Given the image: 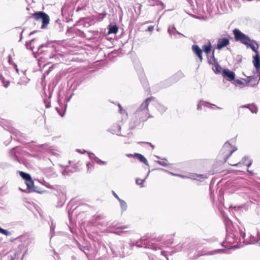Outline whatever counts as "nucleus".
Here are the masks:
<instances>
[{
  "mask_svg": "<svg viewBox=\"0 0 260 260\" xmlns=\"http://www.w3.org/2000/svg\"><path fill=\"white\" fill-rule=\"evenodd\" d=\"M154 100L153 97L147 98L140 106L136 112V114L141 118L144 120L148 114V106L150 102Z\"/></svg>",
  "mask_w": 260,
  "mask_h": 260,
  "instance_id": "f257e3e1",
  "label": "nucleus"
},
{
  "mask_svg": "<svg viewBox=\"0 0 260 260\" xmlns=\"http://www.w3.org/2000/svg\"><path fill=\"white\" fill-rule=\"evenodd\" d=\"M32 16L37 20H42L43 24L41 26L42 28H45L46 25L49 23L50 19L49 16L43 12L35 13L32 15Z\"/></svg>",
  "mask_w": 260,
  "mask_h": 260,
  "instance_id": "f03ea898",
  "label": "nucleus"
},
{
  "mask_svg": "<svg viewBox=\"0 0 260 260\" xmlns=\"http://www.w3.org/2000/svg\"><path fill=\"white\" fill-rule=\"evenodd\" d=\"M233 34L235 36V40L237 41H240L243 44L247 45L250 42V39L238 29H234Z\"/></svg>",
  "mask_w": 260,
  "mask_h": 260,
  "instance_id": "7ed1b4c3",
  "label": "nucleus"
},
{
  "mask_svg": "<svg viewBox=\"0 0 260 260\" xmlns=\"http://www.w3.org/2000/svg\"><path fill=\"white\" fill-rule=\"evenodd\" d=\"M236 150V148L234 147L233 149L232 148V146L229 142L228 141L225 142L221 150V152L223 154H225V157L224 158V161H226L228 158Z\"/></svg>",
  "mask_w": 260,
  "mask_h": 260,
  "instance_id": "20e7f679",
  "label": "nucleus"
},
{
  "mask_svg": "<svg viewBox=\"0 0 260 260\" xmlns=\"http://www.w3.org/2000/svg\"><path fill=\"white\" fill-rule=\"evenodd\" d=\"M229 44V40L227 38L219 39L218 40L217 48L221 49L224 47L226 46Z\"/></svg>",
  "mask_w": 260,
  "mask_h": 260,
  "instance_id": "39448f33",
  "label": "nucleus"
},
{
  "mask_svg": "<svg viewBox=\"0 0 260 260\" xmlns=\"http://www.w3.org/2000/svg\"><path fill=\"white\" fill-rule=\"evenodd\" d=\"M242 164L245 165L247 167H249L252 164V160L249 159L248 157L245 156L241 162L232 165L234 166H240Z\"/></svg>",
  "mask_w": 260,
  "mask_h": 260,
  "instance_id": "423d86ee",
  "label": "nucleus"
},
{
  "mask_svg": "<svg viewBox=\"0 0 260 260\" xmlns=\"http://www.w3.org/2000/svg\"><path fill=\"white\" fill-rule=\"evenodd\" d=\"M192 50L193 52L199 57L200 60L202 61L203 59L202 58V50L200 48V47L196 45H192Z\"/></svg>",
  "mask_w": 260,
  "mask_h": 260,
  "instance_id": "0eeeda50",
  "label": "nucleus"
},
{
  "mask_svg": "<svg viewBox=\"0 0 260 260\" xmlns=\"http://www.w3.org/2000/svg\"><path fill=\"white\" fill-rule=\"evenodd\" d=\"M246 45L247 47H249L254 52H256V54L257 53V49L258 46L256 41L250 39V42Z\"/></svg>",
  "mask_w": 260,
  "mask_h": 260,
  "instance_id": "6e6552de",
  "label": "nucleus"
},
{
  "mask_svg": "<svg viewBox=\"0 0 260 260\" xmlns=\"http://www.w3.org/2000/svg\"><path fill=\"white\" fill-rule=\"evenodd\" d=\"M253 62L255 68L256 72H258L260 70V59L259 58V55L257 53L255 56H254Z\"/></svg>",
  "mask_w": 260,
  "mask_h": 260,
  "instance_id": "1a4fd4ad",
  "label": "nucleus"
},
{
  "mask_svg": "<svg viewBox=\"0 0 260 260\" xmlns=\"http://www.w3.org/2000/svg\"><path fill=\"white\" fill-rule=\"evenodd\" d=\"M222 73L223 76L228 77L230 80H233L235 79V73L233 72L225 69Z\"/></svg>",
  "mask_w": 260,
  "mask_h": 260,
  "instance_id": "9d476101",
  "label": "nucleus"
},
{
  "mask_svg": "<svg viewBox=\"0 0 260 260\" xmlns=\"http://www.w3.org/2000/svg\"><path fill=\"white\" fill-rule=\"evenodd\" d=\"M244 80L246 83L253 82L250 84L251 86H254L258 84V82L256 81L255 77L253 76H249L247 78L244 79Z\"/></svg>",
  "mask_w": 260,
  "mask_h": 260,
  "instance_id": "9b49d317",
  "label": "nucleus"
},
{
  "mask_svg": "<svg viewBox=\"0 0 260 260\" xmlns=\"http://www.w3.org/2000/svg\"><path fill=\"white\" fill-rule=\"evenodd\" d=\"M212 69L216 74L220 73L222 71V68L219 64L216 62L212 67Z\"/></svg>",
  "mask_w": 260,
  "mask_h": 260,
  "instance_id": "f8f14e48",
  "label": "nucleus"
},
{
  "mask_svg": "<svg viewBox=\"0 0 260 260\" xmlns=\"http://www.w3.org/2000/svg\"><path fill=\"white\" fill-rule=\"evenodd\" d=\"M135 155L141 162L144 163L147 165H148V161L147 160L146 158L143 156V155L139 153H136Z\"/></svg>",
  "mask_w": 260,
  "mask_h": 260,
  "instance_id": "ddd939ff",
  "label": "nucleus"
},
{
  "mask_svg": "<svg viewBox=\"0 0 260 260\" xmlns=\"http://www.w3.org/2000/svg\"><path fill=\"white\" fill-rule=\"evenodd\" d=\"M211 48V43L209 42L207 44L204 45L203 46V49L205 52L207 54H208L210 51Z\"/></svg>",
  "mask_w": 260,
  "mask_h": 260,
  "instance_id": "4468645a",
  "label": "nucleus"
},
{
  "mask_svg": "<svg viewBox=\"0 0 260 260\" xmlns=\"http://www.w3.org/2000/svg\"><path fill=\"white\" fill-rule=\"evenodd\" d=\"M119 202L120 204L121 209L122 211H124L127 209V204L125 201L121 199H119Z\"/></svg>",
  "mask_w": 260,
  "mask_h": 260,
  "instance_id": "2eb2a0df",
  "label": "nucleus"
},
{
  "mask_svg": "<svg viewBox=\"0 0 260 260\" xmlns=\"http://www.w3.org/2000/svg\"><path fill=\"white\" fill-rule=\"evenodd\" d=\"M209 105H210V104L208 103L200 101L197 105V109L199 110H201L202 106L208 107Z\"/></svg>",
  "mask_w": 260,
  "mask_h": 260,
  "instance_id": "dca6fc26",
  "label": "nucleus"
},
{
  "mask_svg": "<svg viewBox=\"0 0 260 260\" xmlns=\"http://www.w3.org/2000/svg\"><path fill=\"white\" fill-rule=\"evenodd\" d=\"M20 175L25 180V181L31 179V177L28 174H26L23 172H20Z\"/></svg>",
  "mask_w": 260,
  "mask_h": 260,
  "instance_id": "f3484780",
  "label": "nucleus"
},
{
  "mask_svg": "<svg viewBox=\"0 0 260 260\" xmlns=\"http://www.w3.org/2000/svg\"><path fill=\"white\" fill-rule=\"evenodd\" d=\"M25 183H26L28 188H29V189L32 188V187L34 186V182H33L31 178L30 179H28V180L25 181Z\"/></svg>",
  "mask_w": 260,
  "mask_h": 260,
  "instance_id": "a211bd4d",
  "label": "nucleus"
},
{
  "mask_svg": "<svg viewBox=\"0 0 260 260\" xmlns=\"http://www.w3.org/2000/svg\"><path fill=\"white\" fill-rule=\"evenodd\" d=\"M118 31V27L116 26H113L109 28V34H116Z\"/></svg>",
  "mask_w": 260,
  "mask_h": 260,
  "instance_id": "6ab92c4d",
  "label": "nucleus"
},
{
  "mask_svg": "<svg viewBox=\"0 0 260 260\" xmlns=\"http://www.w3.org/2000/svg\"><path fill=\"white\" fill-rule=\"evenodd\" d=\"M257 235L258 237V238L257 239H256L253 236H251V239H250V243H255L257 242L258 240H260V234L258 232Z\"/></svg>",
  "mask_w": 260,
  "mask_h": 260,
  "instance_id": "aec40b11",
  "label": "nucleus"
},
{
  "mask_svg": "<svg viewBox=\"0 0 260 260\" xmlns=\"http://www.w3.org/2000/svg\"><path fill=\"white\" fill-rule=\"evenodd\" d=\"M94 160L97 164L100 165H104L106 164V161H103L96 157H94Z\"/></svg>",
  "mask_w": 260,
  "mask_h": 260,
  "instance_id": "412c9836",
  "label": "nucleus"
},
{
  "mask_svg": "<svg viewBox=\"0 0 260 260\" xmlns=\"http://www.w3.org/2000/svg\"><path fill=\"white\" fill-rule=\"evenodd\" d=\"M0 233H2L6 236H9L11 235V233L7 230L3 229L0 227Z\"/></svg>",
  "mask_w": 260,
  "mask_h": 260,
  "instance_id": "4be33fe9",
  "label": "nucleus"
},
{
  "mask_svg": "<svg viewBox=\"0 0 260 260\" xmlns=\"http://www.w3.org/2000/svg\"><path fill=\"white\" fill-rule=\"evenodd\" d=\"M34 40H35L34 39H32L31 41H30V42L29 43L28 42L26 43V47H27V49H31L32 50H33L34 47H31V43Z\"/></svg>",
  "mask_w": 260,
  "mask_h": 260,
  "instance_id": "5701e85b",
  "label": "nucleus"
},
{
  "mask_svg": "<svg viewBox=\"0 0 260 260\" xmlns=\"http://www.w3.org/2000/svg\"><path fill=\"white\" fill-rule=\"evenodd\" d=\"M166 159H164L163 160H161V161H156L158 164H159L160 165L162 166H164V167H166L167 166H168V164L166 162Z\"/></svg>",
  "mask_w": 260,
  "mask_h": 260,
  "instance_id": "b1692460",
  "label": "nucleus"
},
{
  "mask_svg": "<svg viewBox=\"0 0 260 260\" xmlns=\"http://www.w3.org/2000/svg\"><path fill=\"white\" fill-rule=\"evenodd\" d=\"M145 179H136V183L138 185H141L143 184V183L144 182Z\"/></svg>",
  "mask_w": 260,
  "mask_h": 260,
  "instance_id": "393cba45",
  "label": "nucleus"
},
{
  "mask_svg": "<svg viewBox=\"0 0 260 260\" xmlns=\"http://www.w3.org/2000/svg\"><path fill=\"white\" fill-rule=\"evenodd\" d=\"M202 175H195L192 177H189V178H192L193 179H198L199 178H201Z\"/></svg>",
  "mask_w": 260,
  "mask_h": 260,
  "instance_id": "a878e982",
  "label": "nucleus"
},
{
  "mask_svg": "<svg viewBox=\"0 0 260 260\" xmlns=\"http://www.w3.org/2000/svg\"><path fill=\"white\" fill-rule=\"evenodd\" d=\"M118 106L119 108V112L121 114H123V113H124L125 111L123 109V108L121 107V106L120 104H118Z\"/></svg>",
  "mask_w": 260,
  "mask_h": 260,
  "instance_id": "bb28decb",
  "label": "nucleus"
},
{
  "mask_svg": "<svg viewBox=\"0 0 260 260\" xmlns=\"http://www.w3.org/2000/svg\"><path fill=\"white\" fill-rule=\"evenodd\" d=\"M173 30H175V28L174 27H173V28L171 29L170 27H169L168 28V32L170 34H171L173 32Z\"/></svg>",
  "mask_w": 260,
  "mask_h": 260,
  "instance_id": "cd10ccee",
  "label": "nucleus"
},
{
  "mask_svg": "<svg viewBox=\"0 0 260 260\" xmlns=\"http://www.w3.org/2000/svg\"><path fill=\"white\" fill-rule=\"evenodd\" d=\"M154 29V27L153 26H150L148 27L147 30L149 31H152Z\"/></svg>",
  "mask_w": 260,
  "mask_h": 260,
  "instance_id": "c85d7f7f",
  "label": "nucleus"
},
{
  "mask_svg": "<svg viewBox=\"0 0 260 260\" xmlns=\"http://www.w3.org/2000/svg\"><path fill=\"white\" fill-rule=\"evenodd\" d=\"M112 192H113L114 196L119 201V199H120L118 197L117 194L114 191H112Z\"/></svg>",
  "mask_w": 260,
  "mask_h": 260,
  "instance_id": "c756f323",
  "label": "nucleus"
},
{
  "mask_svg": "<svg viewBox=\"0 0 260 260\" xmlns=\"http://www.w3.org/2000/svg\"><path fill=\"white\" fill-rule=\"evenodd\" d=\"M165 107L164 106H162L161 105L159 106V107L158 108L159 110L160 111H165Z\"/></svg>",
  "mask_w": 260,
  "mask_h": 260,
  "instance_id": "7c9ffc66",
  "label": "nucleus"
},
{
  "mask_svg": "<svg viewBox=\"0 0 260 260\" xmlns=\"http://www.w3.org/2000/svg\"><path fill=\"white\" fill-rule=\"evenodd\" d=\"M89 157L91 158V159H94V157H95L94 156V155L93 154V153H90L89 154Z\"/></svg>",
  "mask_w": 260,
  "mask_h": 260,
  "instance_id": "2f4dec72",
  "label": "nucleus"
},
{
  "mask_svg": "<svg viewBox=\"0 0 260 260\" xmlns=\"http://www.w3.org/2000/svg\"><path fill=\"white\" fill-rule=\"evenodd\" d=\"M9 85V82H7L6 83L5 82H4V86L5 87H8Z\"/></svg>",
  "mask_w": 260,
  "mask_h": 260,
  "instance_id": "473e14b6",
  "label": "nucleus"
},
{
  "mask_svg": "<svg viewBox=\"0 0 260 260\" xmlns=\"http://www.w3.org/2000/svg\"><path fill=\"white\" fill-rule=\"evenodd\" d=\"M236 82L238 84H240V85H242L243 84V82L241 80H236Z\"/></svg>",
  "mask_w": 260,
  "mask_h": 260,
  "instance_id": "72a5a7b5",
  "label": "nucleus"
},
{
  "mask_svg": "<svg viewBox=\"0 0 260 260\" xmlns=\"http://www.w3.org/2000/svg\"><path fill=\"white\" fill-rule=\"evenodd\" d=\"M171 174H172V175H174V176H180V177H182V178H185V176H181V175H178V174H175L172 173H171Z\"/></svg>",
  "mask_w": 260,
  "mask_h": 260,
  "instance_id": "f704fd0d",
  "label": "nucleus"
},
{
  "mask_svg": "<svg viewBox=\"0 0 260 260\" xmlns=\"http://www.w3.org/2000/svg\"><path fill=\"white\" fill-rule=\"evenodd\" d=\"M14 67H15V70H16V71L17 73L18 74H19V70H18V68H17V65H16V64H14Z\"/></svg>",
  "mask_w": 260,
  "mask_h": 260,
  "instance_id": "c9c22d12",
  "label": "nucleus"
},
{
  "mask_svg": "<svg viewBox=\"0 0 260 260\" xmlns=\"http://www.w3.org/2000/svg\"><path fill=\"white\" fill-rule=\"evenodd\" d=\"M87 167L88 168V169H89L90 167H92V165L90 163H88L87 164Z\"/></svg>",
  "mask_w": 260,
  "mask_h": 260,
  "instance_id": "e433bc0d",
  "label": "nucleus"
},
{
  "mask_svg": "<svg viewBox=\"0 0 260 260\" xmlns=\"http://www.w3.org/2000/svg\"><path fill=\"white\" fill-rule=\"evenodd\" d=\"M44 46V45L43 44H42L41 45H40L39 47V49H40V48L43 47Z\"/></svg>",
  "mask_w": 260,
  "mask_h": 260,
  "instance_id": "4c0bfd02",
  "label": "nucleus"
},
{
  "mask_svg": "<svg viewBox=\"0 0 260 260\" xmlns=\"http://www.w3.org/2000/svg\"><path fill=\"white\" fill-rule=\"evenodd\" d=\"M147 144H149L151 145V146L152 147V148H154V146L152 144H151V143H147Z\"/></svg>",
  "mask_w": 260,
  "mask_h": 260,
  "instance_id": "58836bf2",
  "label": "nucleus"
},
{
  "mask_svg": "<svg viewBox=\"0 0 260 260\" xmlns=\"http://www.w3.org/2000/svg\"><path fill=\"white\" fill-rule=\"evenodd\" d=\"M9 62L10 63H11V57L10 56H9Z\"/></svg>",
  "mask_w": 260,
  "mask_h": 260,
  "instance_id": "ea45409f",
  "label": "nucleus"
},
{
  "mask_svg": "<svg viewBox=\"0 0 260 260\" xmlns=\"http://www.w3.org/2000/svg\"><path fill=\"white\" fill-rule=\"evenodd\" d=\"M120 229H125V227L124 226H122V227H121Z\"/></svg>",
  "mask_w": 260,
  "mask_h": 260,
  "instance_id": "a19ab883",
  "label": "nucleus"
},
{
  "mask_svg": "<svg viewBox=\"0 0 260 260\" xmlns=\"http://www.w3.org/2000/svg\"><path fill=\"white\" fill-rule=\"evenodd\" d=\"M256 111H257V110H256L254 111V112H255V113H256ZM252 112H254V111H252Z\"/></svg>",
  "mask_w": 260,
  "mask_h": 260,
  "instance_id": "79ce46f5",
  "label": "nucleus"
},
{
  "mask_svg": "<svg viewBox=\"0 0 260 260\" xmlns=\"http://www.w3.org/2000/svg\"><path fill=\"white\" fill-rule=\"evenodd\" d=\"M216 107L217 108H218V109H219V108H220L219 107H217V106H216Z\"/></svg>",
  "mask_w": 260,
  "mask_h": 260,
  "instance_id": "37998d69",
  "label": "nucleus"
},
{
  "mask_svg": "<svg viewBox=\"0 0 260 260\" xmlns=\"http://www.w3.org/2000/svg\"><path fill=\"white\" fill-rule=\"evenodd\" d=\"M137 246L138 247H139V246H139V245H138V244H137Z\"/></svg>",
  "mask_w": 260,
  "mask_h": 260,
  "instance_id": "c03bdc74",
  "label": "nucleus"
},
{
  "mask_svg": "<svg viewBox=\"0 0 260 260\" xmlns=\"http://www.w3.org/2000/svg\"><path fill=\"white\" fill-rule=\"evenodd\" d=\"M258 244H259V246H260V243H259Z\"/></svg>",
  "mask_w": 260,
  "mask_h": 260,
  "instance_id": "a18cd8bd",
  "label": "nucleus"
}]
</instances>
